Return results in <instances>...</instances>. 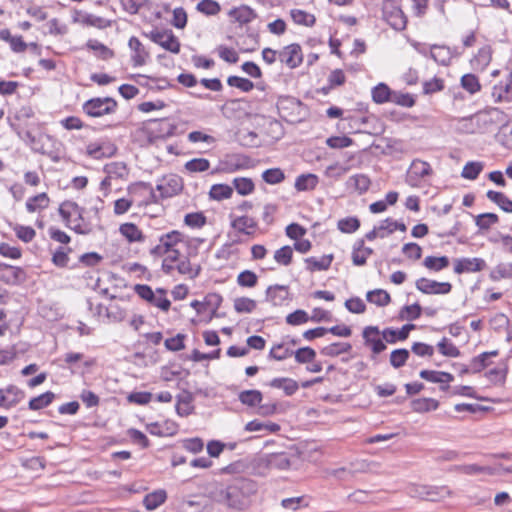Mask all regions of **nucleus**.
<instances>
[{
	"label": "nucleus",
	"instance_id": "obj_1",
	"mask_svg": "<svg viewBox=\"0 0 512 512\" xmlns=\"http://www.w3.org/2000/svg\"><path fill=\"white\" fill-rule=\"evenodd\" d=\"M202 243V239L191 238L178 230H172L159 237V243L150 249V254L155 257L172 255L174 259H179V257L193 259Z\"/></svg>",
	"mask_w": 512,
	"mask_h": 512
},
{
	"label": "nucleus",
	"instance_id": "obj_2",
	"mask_svg": "<svg viewBox=\"0 0 512 512\" xmlns=\"http://www.w3.org/2000/svg\"><path fill=\"white\" fill-rule=\"evenodd\" d=\"M255 481L246 478L234 480L227 487H216L210 492L213 501L223 504L228 508L243 510L248 507L250 497L256 493Z\"/></svg>",
	"mask_w": 512,
	"mask_h": 512
},
{
	"label": "nucleus",
	"instance_id": "obj_3",
	"mask_svg": "<svg viewBox=\"0 0 512 512\" xmlns=\"http://www.w3.org/2000/svg\"><path fill=\"white\" fill-rule=\"evenodd\" d=\"M59 214L66 226L78 234H89L92 231V225L86 221L83 216V209L73 201H65L59 207Z\"/></svg>",
	"mask_w": 512,
	"mask_h": 512
},
{
	"label": "nucleus",
	"instance_id": "obj_4",
	"mask_svg": "<svg viewBox=\"0 0 512 512\" xmlns=\"http://www.w3.org/2000/svg\"><path fill=\"white\" fill-rule=\"evenodd\" d=\"M162 261V270L165 274H172L177 271L180 275H183L189 279H195L201 272V265L195 263L193 259L189 257H179L174 259L172 255H164Z\"/></svg>",
	"mask_w": 512,
	"mask_h": 512
},
{
	"label": "nucleus",
	"instance_id": "obj_5",
	"mask_svg": "<svg viewBox=\"0 0 512 512\" xmlns=\"http://www.w3.org/2000/svg\"><path fill=\"white\" fill-rule=\"evenodd\" d=\"M406 493L412 498L427 501H438L450 496L451 490L447 486L410 484L406 487Z\"/></svg>",
	"mask_w": 512,
	"mask_h": 512
},
{
	"label": "nucleus",
	"instance_id": "obj_6",
	"mask_svg": "<svg viewBox=\"0 0 512 512\" xmlns=\"http://www.w3.org/2000/svg\"><path fill=\"white\" fill-rule=\"evenodd\" d=\"M134 291L141 299L155 307H158L162 311L169 310L171 302L166 297V291L164 289L158 288L156 291H153L148 285L137 284L134 287Z\"/></svg>",
	"mask_w": 512,
	"mask_h": 512
},
{
	"label": "nucleus",
	"instance_id": "obj_7",
	"mask_svg": "<svg viewBox=\"0 0 512 512\" xmlns=\"http://www.w3.org/2000/svg\"><path fill=\"white\" fill-rule=\"evenodd\" d=\"M82 109L90 117H101L115 113L117 102L111 97H97L84 102Z\"/></svg>",
	"mask_w": 512,
	"mask_h": 512
},
{
	"label": "nucleus",
	"instance_id": "obj_8",
	"mask_svg": "<svg viewBox=\"0 0 512 512\" xmlns=\"http://www.w3.org/2000/svg\"><path fill=\"white\" fill-rule=\"evenodd\" d=\"M117 152V146L109 139H99L86 145L85 153L94 160L110 158Z\"/></svg>",
	"mask_w": 512,
	"mask_h": 512
},
{
	"label": "nucleus",
	"instance_id": "obj_9",
	"mask_svg": "<svg viewBox=\"0 0 512 512\" xmlns=\"http://www.w3.org/2000/svg\"><path fill=\"white\" fill-rule=\"evenodd\" d=\"M432 174L431 165L428 162L413 160L407 171V183L412 187H418Z\"/></svg>",
	"mask_w": 512,
	"mask_h": 512
},
{
	"label": "nucleus",
	"instance_id": "obj_10",
	"mask_svg": "<svg viewBox=\"0 0 512 512\" xmlns=\"http://www.w3.org/2000/svg\"><path fill=\"white\" fill-rule=\"evenodd\" d=\"M183 189L181 177L176 174H168L157 180L156 190L163 198L177 195Z\"/></svg>",
	"mask_w": 512,
	"mask_h": 512
},
{
	"label": "nucleus",
	"instance_id": "obj_11",
	"mask_svg": "<svg viewBox=\"0 0 512 512\" xmlns=\"http://www.w3.org/2000/svg\"><path fill=\"white\" fill-rule=\"evenodd\" d=\"M279 61L290 69H295L303 62L302 48L293 43L279 50Z\"/></svg>",
	"mask_w": 512,
	"mask_h": 512
},
{
	"label": "nucleus",
	"instance_id": "obj_12",
	"mask_svg": "<svg viewBox=\"0 0 512 512\" xmlns=\"http://www.w3.org/2000/svg\"><path fill=\"white\" fill-rule=\"evenodd\" d=\"M362 336L366 346L370 347L374 355L380 354L386 349L383 336L377 326H367L363 329Z\"/></svg>",
	"mask_w": 512,
	"mask_h": 512
},
{
	"label": "nucleus",
	"instance_id": "obj_13",
	"mask_svg": "<svg viewBox=\"0 0 512 512\" xmlns=\"http://www.w3.org/2000/svg\"><path fill=\"white\" fill-rule=\"evenodd\" d=\"M415 285L424 294L445 295L452 289V285L449 282H438L424 277L418 279Z\"/></svg>",
	"mask_w": 512,
	"mask_h": 512
},
{
	"label": "nucleus",
	"instance_id": "obj_14",
	"mask_svg": "<svg viewBox=\"0 0 512 512\" xmlns=\"http://www.w3.org/2000/svg\"><path fill=\"white\" fill-rule=\"evenodd\" d=\"M491 97L495 103L512 102V69L505 81H500L492 87Z\"/></svg>",
	"mask_w": 512,
	"mask_h": 512
},
{
	"label": "nucleus",
	"instance_id": "obj_15",
	"mask_svg": "<svg viewBox=\"0 0 512 512\" xmlns=\"http://www.w3.org/2000/svg\"><path fill=\"white\" fill-rule=\"evenodd\" d=\"M26 273L19 267L0 264V281L9 285H18L25 281Z\"/></svg>",
	"mask_w": 512,
	"mask_h": 512
},
{
	"label": "nucleus",
	"instance_id": "obj_16",
	"mask_svg": "<svg viewBox=\"0 0 512 512\" xmlns=\"http://www.w3.org/2000/svg\"><path fill=\"white\" fill-rule=\"evenodd\" d=\"M289 288L285 285H272L266 290V301L273 306L286 305L289 300Z\"/></svg>",
	"mask_w": 512,
	"mask_h": 512
},
{
	"label": "nucleus",
	"instance_id": "obj_17",
	"mask_svg": "<svg viewBox=\"0 0 512 512\" xmlns=\"http://www.w3.org/2000/svg\"><path fill=\"white\" fill-rule=\"evenodd\" d=\"M486 262L482 258H461L455 261L454 272L456 274L473 273L485 268Z\"/></svg>",
	"mask_w": 512,
	"mask_h": 512
},
{
	"label": "nucleus",
	"instance_id": "obj_18",
	"mask_svg": "<svg viewBox=\"0 0 512 512\" xmlns=\"http://www.w3.org/2000/svg\"><path fill=\"white\" fill-rule=\"evenodd\" d=\"M420 377L431 383H439L440 389L446 391L449 388V383L454 380V376L448 372L435 371V370H422L419 373Z\"/></svg>",
	"mask_w": 512,
	"mask_h": 512
},
{
	"label": "nucleus",
	"instance_id": "obj_19",
	"mask_svg": "<svg viewBox=\"0 0 512 512\" xmlns=\"http://www.w3.org/2000/svg\"><path fill=\"white\" fill-rule=\"evenodd\" d=\"M128 46L132 51L131 60L133 66L140 67L146 64L147 59L149 58V53L140 40L137 37H131L129 39Z\"/></svg>",
	"mask_w": 512,
	"mask_h": 512
},
{
	"label": "nucleus",
	"instance_id": "obj_20",
	"mask_svg": "<svg viewBox=\"0 0 512 512\" xmlns=\"http://www.w3.org/2000/svg\"><path fill=\"white\" fill-rule=\"evenodd\" d=\"M429 52L430 58L442 66H448L455 56V52L450 47L445 45H430Z\"/></svg>",
	"mask_w": 512,
	"mask_h": 512
},
{
	"label": "nucleus",
	"instance_id": "obj_21",
	"mask_svg": "<svg viewBox=\"0 0 512 512\" xmlns=\"http://www.w3.org/2000/svg\"><path fill=\"white\" fill-rule=\"evenodd\" d=\"M492 59V49L490 46H483L470 60L471 67L475 71L482 72L490 64Z\"/></svg>",
	"mask_w": 512,
	"mask_h": 512
},
{
	"label": "nucleus",
	"instance_id": "obj_22",
	"mask_svg": "<svg viewBox=\"0 0 512 512\" xmlns=\"http://www.w3.org/2000/svg\"><path fill=\"white\" fill-rule=\"evenodd\" d=\"M384 16L388 24L395 30L401 31L405 29L407 20L399 7L392 6L390 10L384 11Z\"/></svg>",
	"mask_w": 512,
	"mask_h": 512
},
{
	"label": "nucleus",
	"instance_id": "obj_23",
	"mask_svg": "<svg viewBox=\"0 0 512 512\" xmlns=\"http://www.w3.org/2000/svg\"><path fill=\"white\" fill-rule=\"evenodd\" d=\"M228 15L231 20L239 23L240 25L248 24L256 18L254 10L246 5L231 9L228 12Z\"/></svg>",
	"mask_w": 512,
	"mask_h": 512
},
{
	"label": "nucleus",
	"instance_id": "obj_24",
	"mask_svg": "<svg viewBox=\"0 0 512 512\" xmlns=\"http://www.w3.org/2000/svg\"><path fill=\"white\" fill-rule=\"evenodd\" d=\"M415 328L414 324H406L401 329L386 328L382 331V336L387 343H396L408 338L411 330Z\"/></svg>",
	"mask_w": 512,
	"mask_h": 512
},
{
	"label": "nucleus",
	"instance_id": "obj_25",
	"mask_svg": "<svg viewBox=\"0 0 512 512\" xmlns=\"http://www.w3.org/2000/svg\"><path fill=\"white\" fill-rule=\"evenodd\" d=\"M261 462L270 469L284 470L290 466V460L284 453H272L264 456Z\"/></svg>",
	"mask_w": 512,
	"mask_h": 512
},
{
	"label": "nucleus",
	"instance_id": "obj_26",
	"mask_svg": "<svg viewBox=\"0 0 512 512\" xmlns=\"http://www.w3.org/2000/svg\"><path fill=\"white\" fill-rule=\"evenodd\" d=\"M157 44L171 53L178 54L180 52V42L172 30H162Z\"/></svg>",
	"mask_w": 512,
	"mask_h": 512
},
{
	"label": "nucleus",
	"instance_id": "obj_27",
	"mask_svg": "<svg viewBox=\"0 0 512 512\" xmlns=\"http://www.w3.org/2000/svg\"><path fill=\"white\" fill-rule=\"evenodd\" d=\"M373 253V249L364 246V240L355 242L352 250V262L355 266L366 264L368 257Z\"/></svg>",
	"mask_w": 512,
	"mask_h": 512
},
{
	"label": "nucleus",
	"instance_id": "obj_28",
	"mask_svg": "<svg viewBox=\"0 0 512 512\" xmlns=\"http://www.w3.org/2000/svg\"><path fill=\"white\" fill-rule=\"evenodd\" d=\"M103 170L109 178L113 179H125L129 174L127 165L120 161L107 163Z\"/></svg>",
	"mask_w": 512,
	"mask_h": 512
},
{
	"label": "nucleus",
	"instance_id": "obj_29",
	"mask_svg": "<svg viewBox=\"0 0 512 512\" xmlns=\"http://www.w3.org/2000/svg\"><path fill=\"white\" fill-rule=\"evenodd\" d=\"M166 498L167 493L165 490H155L144 497L143 504L147 510L152 511L162 505Z\"/></svg>",
	"mask_w": 512,
	"mask_h": 512
},
{
	"label": "nucleus",
	"instance_id": "obj_30",
	"mask_svg": "<svg viewBox=\"0 0 512 512\" xmlns=\"http://www.w3.org/2000/svg\"><path fill=\"white\" fill-rule=\"evenodd\" d=\"M231 225L237 231L247 235L253 234L257 227L256 221L249 216L237 217L232 221Z\"/></svg>",
	"mask_w": 512,
	"mask_h": 512
},
{
	"label": "nucleus",
	"instance_id": "obj_31",
	"mask_svg": "<svg viewBox=\"0 0 512 512\" xmlns=\"http://www.w3.org/2000/svg\"><path fill=\"white\" fill-rule=\"evenodd\" d=\"M332 260V255H323L319 258L309 257L305 259V263L307 265L306 268L311 272L327 270L330 267Z\"/></svg>",
	"mask_w": 512,
	"mask_h": 512
},
{
	"label": "nucleus",
	"instance_id": "obj_32",
	"mask_svg": "<svg viewBox=\"0 0 512 512\" xmlns=\"http://www.w3.org/2000/svg\"><path fill=\"white\" fill-rule=\"evenodd\" d=\"M370 179L365 174H355L347 180V186L359 194L365 193L370 187Z\"/></svg>",
	"mask_w": 512,
	"mask_h": 512
},
{
	"label": "nucleus",
	"instance_id": "obj_33",
	"mask_svg": "<svg viewBox=\"0 0 512 512\" xmlns=\"http://www.w3.org/2000/svg\"><path fill=\"white\" fill-rule=\"evenodd\" d=\"M318 184V177L315 174H301L296 180L294 187L297 191H311L316 188Z\"/></svg>",
	"mask_w": 512,
	"mask_h": 512
},
{
	"label": "nucleus",
	"instance_id": "obj_34",
	"mask_svg": "<svg viewBox=\"0 0 512 512\" xmlns=\"http://www.w3.org/2000/svg\"><path fill=\"white\" fill-rule=\"evenodd\" d=\"M460 86L470 95H474L481 90L479 78L472 73L464 74L460 79Z\"/></svg>",
	"mask_w": 512,
	"mask_h": 512
},
{
	"label": "nucleus",
	"instance_id": "obj_35",
	"mask_svg": "<svg viewBox=\"0 0 512 512\" xmlns=\"http://www.w3.org/2000/svg\"><path fill=\"white\" fill-rule=\"evenodd\" d=\"M193 397L190 393H183L178 397L176 404V412L179 416L185 417L193 412Z\"/></svg>",
	"mask_w": 512,
	"mask_h": 512
},
{
	"label": "nucleus",
	"instance_id": "obj_36",
	"mask_svg": "<svg viewBox=\"0 0 512 512\" xmlns=\"http://www.w3.org/2000/svg\"><path fill=\"white\" fill-rule=\"evenodd\" d=\"M414 412L425 413L434 411L439 407V402L433 398H418L411 402Z\"/></svg>",
	"mask_w": 512,
	"mask_h": 512
},
{
	"label": "nucleus",
	"instance_id": "obj_37",
	"mask_svg": "<svg viewBox=\"0 0 512 512\" xmlns=\"http://www.w3.org/2000/svg\"><path fill=\"white\" fill-rule=\"evenodd\" d=\"M352 345L348 342L331 343L321 349V354L329 357H336L344 353L350 352Z\"/></svg>",
	"mask_w": 512,
	"mask_h": 512
},
{
	"label": "nucleus",
	"instance_id": "obj_38",
	"mask_svg": "<svg viewBox=\"0 0 512 512\" xmlns=\"http://www.w3.org/2000/svg\"><path fill=\"white\" fill-rule=\"evenodd\" d=\"M273 388L283 389L286 395H293L299 388L298 383L290 378H274L270 382Z\"/></svg>",
	"mask_w": 512,
	"mask_h": 512
},
{
	"label": "nucleus",
	"instance_id": "obj_39",
	"mask_svg": "<svg viewBox=\"0 0 512 512\" xmlns=\"http://www.w3.org/2000/svg\"><path fill=\"white\" fill-rule=\"evenodd\" d=\"M393 92L384 84L379 83L372 89V99L377 104L391 102Z\"/></svg>",
	"mask_w": 512,
	"mask_h": 512
},
{
	"label": "nucleus",
	"instance_id": "obj_40",
	"mask_svg": "<svg viewBox=\"0 0 512 512\" xmlns=\"http://www.w3.org/2000/svg\"><path fill=\"white\" fill-rule=\"evenodd\" d=\"M290 15L294 23L297 25L312 27L316 22V18L313 14L301 9H292L290 11Z\"/></svg>",
	"mask_w": 512,
	"mask_h": 512
},
{
	"label": "nucleus",
	"instance_id": "obj_41",
	"mask_svg": "<svg viewBox=\"0 0 512 512\" xmlns=\"http://www.w3.org/2000/svg\"><path fill=\"white\" fill-rule=\"evenodd\" d=\"M262 393L259 390H244L239 393V401L248 407H255L262 401Z\"/></svg>",
	"mask_w": 512,
	"mask_h": 512
},
{
	"label": "nucleus",
	"instance_id": "obj_42",
	"mask_svg": "<svg viewBox=\"0 0 512 512\" xmlns=\"http://www.w3.org/2000/svg\"><path fill=\"white\" fill-rule=\"evenodd\" d=\"M55 398V394L51 391H47L37 397L32 398L29 401V409L33 411L41 410L49 406Z\"/></svg>",
	"mask_w": 512,
	"mask_h": 512
},
{
	"label": "nucleus",
	"instance_id": "obj_43",
	"mask_svg": "<svg viewBox=\"0 0 512 512\" xmlns=\"http://www.w3.org/2000/svg\"><path fill=\"white\" fill-rule=\"evenodd\" d=\"M486 195L490 201L496 203L503 211L512 212V200L502 192L489 190Z\"/></svg>",
	"mask_w": 512,
	"mask_h": 512
},
{
	"label": "nucleus",
	"instance_id": "obj_44",
	"mask_svg": "<svg viewBox=\"0 0 512 512\" xmlns=\"http://www.w3.org/2000/svg\"><path fill=\"white\" fill-rule=\"evenodd\" d=\"M119 231L129 242H138L143 239L142 232L133 223L122 224Z\"/></svg>",
	"mask_w": 512,
	"mask_h": 512
},
{
	"label": "nucleus",
	"instance_id": "obj_45",
	"mask_svg": "<svg viewBox=\"0 0 512 512\" xmlns=\"http://www.w3.org/2000/svg\"><path fill=\"white\" fill-rule=\"evenodd\" d=\"M478 125L475 123L474 117L459 118L454 123V129L459 133L473 134L476 132Z\"/></svg>",
	"mask_w": 512,
	"mask_h": 512
},
{
	"label": "nucleus",
	"instance_id": "obj_46",
	"mask_svg": "<svg viewBox=\"0 0 512 512\" xmlns=\"http://www.w3.org/2000/svg\"><path fill=\"white\" fill-rule=\"evenodd\" d=\"M49 204V198L46 193H40L29 198L26 202V209L33 213L46 208Z\"/></svg>",
	"mask_w": 512,
	"mask_h": 512
},
{
	"label": "nucleus",
	"instance_id": "obj_47",
	"mask_svg": "<svg viewBox=\"0 0 512 512\" xmlns=\"http://www.w3.org/2000/svg\"><path fill=\"white\" fill-rule=\"evenodd\" d=\"M423 265L431 271L438 272L449 266V259L446 256H427L423 261Z\"/></svg>",
	"mask_w": 512,
	"mask_h": 512
},
{
	"label": "nucleus",
	"instance_id": "obj_48",
	"mask_svg": "<svg viewBox=\"0 0 512 512\" xmlns=\"http://www.w3.org/2000/svg\"><path fill=\"white\" fill-rule=\"evenodd\" d=\"M490 279L492 281H500L502 279H512V264L500 263L491 272Z\"/></svg>",
	"mask_w": 512,
	"mask_h": 512
},
{
	"label": "nucleus",
	"instance_id": "obj_49",
	"mask_svg": "<svg viewBox=\"0 0 512 512\" xmlns=\"http://www.w3.org/2000/svg\"><path fill=\"white\" fill-rule=\"evenodd\" d=\"M233 186L237 193L242 196L250 195L254 189V182L250 178L239 177L233 180Z\"/></svg>",
	"mask_w": 512,
	"mask_h": 512
},
{
	"label": "nucleus",
	"instance_id": "obj_50",
	"mask_svg": "<svg viewBox=\"0 0 512 512\" xmlns=\"http://www.w3.org/2000/svg\"><path fill=\"white\" fill-rule=\"evenodd\" d=\"M366 298L370 303L380 307L388 305L391 300L390 295L383 289L369 291Z\"/></svg>",
	"mask_w": 512,
	"mask_h": 512
},
{
	"label": "nucleus",
	"instance_id": "obj_51",
	"mask_svg": "<svg viewBox=\"0 0 512 512\" xmlns=\"http://www.w3.org/2000/svg\"><path fill=\"white\" fill-rule=\"evenodd\" d=\"M86 46L94 51L97 56H99L103 60H107L113 57L114 53L111 49H109L107 46L102 44L101 42L97 40L90 39L88 40Z\"/></svg>",
	"mask_w": 512,
	"mask_h": 512
},
{
	"label": "nucleus",
	"instance_id": "obj_52",
	"mask_svg": "<svg viewBox=\"0 0 512 512\" xmlns=\"http://www.w3.org/2000/svg\"><path fill=\"white\" fill-rule=\"evenodd\" d=\"M72 251L70 247H59L52 255V263L60 268H64L69 263V253Z\"/></svg>",
	"mask_w": 512,
	"mask_h": 512
},
{
	"label": "nucleus",
	"instance_id": "obj_53",
	"mask_svg": "<svg viewBox=\"0 0 512 512\" xmlns=\"http://www.w3.org/2000/svg\"><path fill=\"white\" fill-rule=\"evenodd\" d=\"M184 167L189 173H200L210 168V162L205 158H194L187 161Z\"/></svg>",
	"mask_w": 512,
	"mask_h": 512
},
{
	"label": "nucleus",
	"instance_id": "obj_54",
	"mask_svg": "<svg viewBox=\"0 0 512 512\" xmlns=\"http://www.w3.org/2000/svg\"><path fill=\"white\" fill-rule=\"evenodd\" d=\"M233 188L226 184H215L210 189V197L215 200H224L232 196Z\"/></svg>",
	"mask_w": 512,
	"mask_h": 512
},
{
	"label": "nucleus",
	"instance_id": "obj_55",
	"mask_svg": "<svg viewBox=\"0 0 512 512\" xmlns=\"http://www.w3.org/2000/svg\"><path fill=\"white\" fill-rule=\"evenodd\" d=\"M256 307V301L248 297H239L234 300V309L237 313H251Z\"/></svg>",
	"mask_w": 512,
	"mask_h": 512
},
{
	"label": "nucleus",
	"instance_id": "obj_56",
	"mask_svg": "<svg viewBox=\"0 0 512 512\" xmlns=\"http://www.w3.org/2000/svg\"><path fill=\"white\" fill-rule=\"evenodd\" d=\"M483 163L477 161H471L465 164L463 167L461 176L468 180H475L483 170Z\"/></svg>",
	"mask_w": 512,
	"mask_h": 512
},
{
	"label": "nucleus",
	"instance_id": "obj_57",
	"mask_svg": "<svg viewBox=\"0 0 512 512\" xmlns=\"http://www.w3.org/2000/svg\"><path fill=\"white\" fill-rule=\"evenodd\" d=\"M262 179L267 184L276 185L285 179V174L280 168H271L262 173Z\"/></svg>",
	"mask_w": 512,
	"mask_h": 512
},
{
	"label": "nucleus",
	"instance_id": "obj_58",
	"mask_svg": "<svg viewBox=\"0 0 512 512\" xmlns=\"http://www.w3.org/2000/svg\"><path fill=\"white\" fill-rule=\"evenodd\" d=\"M197 10L207 16H214L220 12L221 7L215 0H202L197 4Z\"/></svg>",
	"mask_w": 512,
	"mask_h": 512
},
{
	"label": "nucleus",
	"instance_id": "obj_59",
	"mask_svg": "<svg viewBox=\"0 0 512 512\" xmlns=\"http://www.w3.org/2000/svg\"><path fill=\"white\" fill-rule=\"evenodd\" d=\"M337 227L343 233H354L359 229L360 221L356 217H346L338 221Z\"/></svg>",
	"mask_w": 512,
	"mask_h": 512
},
{
	"label": "nucleus",
	"instance_id": "obj_60",
	"mask_svg": "<svg viewBox=\"0 0 512 512\" xmlns=\"http://www.w3.org/2000/svg\"><path fill=\"white\" fill-rule=\"evenodd\" d=\"M258 282L257 275L250 270H244L237 276V284L241 287L252 288Z\"/></svg>",
	"mask_w": 512,
	"mask_h": 512
},
{
	"label": "nucleus",
	"instance_id": "obj_61",
	"mask_svg": "<svg viewBox=\"0 0 512 512\" xmlns=\"http://www.w3.org/2000/svg\"><path fill=\"white\" fill-rule=\"evenodd\" d=\"M497 222L498 216L494 213H483L475 218V223L481 230H487Z\"/></svg>",
	"mask_w": 512,
	"mask_h": 512
},
{
	"label": "nucleus",
	"instance_id": "obj_62",
	"mask_svg": "<svg viewBox=\"0 0 512 512\" xmlns=\"http://www.w3.org/2000/svg\"><path fill=\"white\" fill-rule=\"evenodd\" d=\"M293 250L290 246H283L274 253V260L283 266H288L292 261Z\"/></svg>",
	"mask_w": 512,
	"mask_h": 512
},
{
	"label": "nucleus",
	"instance_id": "obj_63",
	"mask_svg": "<svg viewBox=\"0 0 512 512\" xmlns=\"http://www.w3.org/2000/svg\"><path fill=\"white\" fill-rule=\"evenodd\" d=\"M408 358L409 351L407 349H396L391 352L390 364L397 369L404 366Z\"/></svg>",
	"mask_w": 512,
	"mask_h": 512
},
{
	"label": "nucleus",
	"instance_id": "obj_64",
	"mask_svg": "<svg viewBox=\"0 0 512 512\" xmlns=\"http://www.w3.org/2000/svg\"><path fill=\"white\" fill-rule=\"evenodd\" d=\"M439 352L447 357H458L460 355L459 349L447 338H443L438 343Z\"/></svg>",
	"mask_w": 512,
	"mask_h": 512
}]
</instances>
